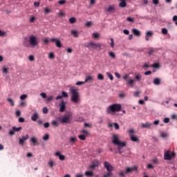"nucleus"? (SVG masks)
<instances>
[{
	"label": "nucleus",
	"mask_w": 177,
	"mask_h": 177,
	"mask_svg": "<svg viewBox=\"0 0 177 177\" xmlns=\"http://www.w3.org/2000/svg\"><path fill=\"white\" fill-rule=\"evenodd\" d=\"M113 143L115 146H118V150L119 154H122V152L121 151V149H122V147H125V146H127V144L124 142H121L120 140V136L117 134L113 135Z\"/></svg>",
	"instance_id": "f03ea898"
},
{
	"label": "nucleus",
	"mask_w": 177,
	"mask_h": 177,
	"mask_svg": "<svg viewBox=\"0 0 177 177\" xmlns=\"http://www.w3.org/2000/svg\"><path fill=\"white\" fill-rule=\"evenodd\" d=\"M64 3H66V0H59L58 1L59 5H64Z\"/></svg>",
	"instance_id": "5fc2aeb1"
},
{
	"label": "nucleus",
	"mask_w": 177,
	"mask_h": 177,
	"mask_svg": "<svg viewBox=\"0 0 177 177\" xmlns=\"http://www.w3.org/2000/svg\"><path fill=\"white\" fill-rule=\"evenodd\" d=\"M7 102H9L11 107H13V106H15V101H13V100L12 98L7 99Z\"/></svg>",
	"instance_id": "c756f323"
},
{
	"label": "nucleus",
	"mask_w": 177,
	"mask_h": 177,
	"mask_svg": "<svg viewBox=\"0 0 177 177\" xmlns=\"http://www.w3.org/2000/svg\"><path fill=\"white\" fill-rule=\"evenodd\" d=\"M43 140H49V134H45L43 138Z\"/></svg>",
	"instance_id": "c9c22d12"
},
{
	"label": "nucleus",
	"mask_w": 177,
	"mask_h": 177,
	"mask_svg": "<svg viewBox=\"0 0 177 177\" xmlns=\"http://www.w3.org/2000/svg\"><path fill=\"white\" fill-rule=\"evenodd\" d=\"M154 85H160L161 84V80L158 77H156L153 80Z\"/></svg>",
	"instance_id": "b1692460"
},
{
	"label": "nucleus",
	"mask_w": 177,
	"mask_h": 177,
	"mask_svg": "<svg viewBox=\"0 0 177 177\" xmlns=\"http://www.w3.org/2000/svg\"><path fill=\"white\" fill-rule=\"evenodd\" d=\"M43 113H44V114H48V113H49V110L48 109L47 107L43 108Z\"/></svg>",
	"instance_id": "49530a36"
},
{
	"label": "nucleus",
	"mask_w": 177,
	"mask_h": 177,
	"mask_svg": "<svg viewBox=\"0 0 177 177\" xmlns=\"http://www.w3.org/2000/svg\"><path fill=\"white\" fill-rule=\"evenodd\" d=\"M75 21H77V19H75V17H71L69 19V23H71V24H74Z\"/></svg>",
	"instance_id": "7c9ffc66"
},
{
	"label": "nucleus",
	"mask_w": 177,
	"mask_h": 177,
	"mask_svg": "<svg viewBox=\"0 0 177 177\" xmlns=\"http://www.w3.org/2000/svg\"><path fill=\"white\" fill-rule=\"evenodd\" d=\"M97 80H99L100 81H103V80H104V76L102 74H98Z\"/></svg>",
	"instance_id": "2f4dec72"
},
{
	"label": "nucleus",
	"mask_w": 177,
	"mask_h": 177,
	"mask_svg": "<svg viewBox=\"0 0 177 177\" xmlns=\"http://www.w3.org/2000/svg\"><path fill=\"white\" fill-rule=\"evenodd\" d=\"M27 97H28V95L27 94H23L20 96V99L21 100H24L25 99H27Z\"/></svg>",
	"instance_id": "473e14b6"
},
{
	"label": "nucleus",
	"mask_w": 177,
	"mask_h": 177,
	"mask_svg": "<svg viewBox=\"0 0 177 177\" xmlns=\"http://www.w3.org/2000/svg\"><path fill=\"white\" fill-rule=\"evenodd\" d=\"M45 13H50V10L48 8H44Z\"/></svg>",
	"instance_id": "338daca9"
},
{
	"label": "nucleus",
	"mask_w": 177,
	"mask_h": 177,
	"mask_svg": "<svg viewBox=\"0 0 177 177\" xmlns=\"http://www.w3.org/2000/svg\"><path fill=\"white\" fill-rule=\"evenodd\" d=\"M130 139L132 142H139V138L135 137L133 134H130Z\"/></svg>",
	"instance_id": "4be33fe9"
},
{
	"label": "nucleus",
	"mask_w": 177,
	"mask_h": 177,
	"mask_svg": "<svg viewBox=\"0 0 177 177\" xmlns=\"http://www.w3.org/2000/svg\"><path fill=\"white\" fill-rule=\"evenodd\" d=\"M175 156H176L175 152H172V151H170L169 150H167L164 153V160L171 161V160H172V158L175 157Z\"/></svg>",
	"instance_id": "423d86ee"
},
{
	"label": "nucleus",
	"mask_w": 177,
	"mask_h": 177,
	"mask_svg": "<svg viewBox=\"0 0 177 177\" xmlns=\"http://www.w3.org/2000/svg\"><path fill=\"white\" fill-rule=\"evenodd\" d=\"M48 59H55V53H50L48 54Z\"/></svg>",
	"instance_id": "72a5a7b5"
},
{
	"label": "nucleus",
	"mask_w": 177,
	"mask_h": 177,
	"mask_svg": "<svg viewBox=\"0 0 177 177\" xmlns=\"http://www.w3.org/2000/svg\"><path fill=\"white\" fill-rule=\"evenodd\" d=\"M122 109L121 104H113L106 108V114H114L118 113Z\"/></svg>",
	"instance_id": "7ed1b4c3"
},
{
	"label": "nucleus",
	"mask_w": 177,
	"mask_h": 177,
	"mask_svg": "<svg viewBox=\"0 0 177 177\" xmlns=\"http://www.w3.org/2000/svg\"><path fill=\"white\" fill-rule=\"evenodd\" d=\"M109 56L111 57H112L113 59H115V54L113 53V52H110L109 53Z\"/></svg>",
	"instance_id": "864d4df0"
},
{
	"label": "nucleus",
	"mask_w": 177,
	"mask_h": 177,
	"mask_svg": "<svg viewBox=\"0 0 177 177\" xmlns=\"http://www.w3.org/2000/svg\"><path fill=\"white\" fill-rule=\"evenodd\" d=\"M6 35V32L0 30V37H5Z\"/></svg>",
	"instance_id": "603ef678"
},
{
	"label": "nucleus",
	"mask_w": 177,
	"mask_h": 177,
	"mask_svg": "<svg viewBox=\"0 0 177 177\" xmlns=\"http://www.w3.org/2000/svg\"><path fill=\"white\" fill-rule=\"evenodd\" d=\"M160 136H161V138H167L168 136V133H165V132H161Z\"/></svg>",
	"instance_id": "37998d69"
},
{
	"label": "nucleus",
	"mask_w": 177,
	"mask_h": 177,
	"mask_svg": "<svg viewBox=\"0 0 177 177\" xmlns=\"http://www.w3.org/2000/svg\"><path fill=\"white\" fill-rule=\"evenodd\" d=\"M92 26V22L91 21H87L86 23V27H91Z\"/></svg>",
	"instance_id": "0e129e2a"
},
{
	"label": "nucleus",
	"mask_w": 177,
	"mask_h": 177,
	"mask_svg": "<svg viewBox=\"0 0 177 177\" xmlns=\"http://www.w3.org/2000/svg\"><path fill=\"white\" fill-rule=\"evenodd\" d=\"M127 21H129L130 23H133L134 22L133 19L131 18V17H127Z\"/></svg>",
	"instance_id": "bf43d9fd"
},
{
	"label": "nucleus",
	"mask_w": 177,
	"mask_h": 177,
	"mask_svg": "<svg viewBox=\"0 0 177 177\" xmlns=\"http://www.w3.org/2000/svg\"><path fill=\"white\" fill-rule=\"evenodd\" d=\"M162 32L165 35H167V34H168V29H167V28H162Z\"/></svg>",
	"instance_id": "8fccbe9b"
},
{
	"label": "nucleus",
	"mask_w": 177,
	"mask_h": 177,
	"mask_svg": "<svg viewBox=\"0 0 177 177\" xmlns=\"http://www.w3.org/2000/svg\"><path fill=\"white\" fill-rule=\"evenodd\" d=\"M120 3H119V6L120 8H127V0H119Z\"/></svg>",
	"instance_id": "aec40b11"
},
{
	"label": "nucleus",
	"mask_w": 177,
	"mask_h": 177,
	"mask_svg": "<svg viewBox=\"0 0 177 177\" xmlns=\"http://www.w3.org/2000/svg\"><path fill=\"white\" fill-rule=\"evenodd\" d=\"M12 130L9 131V135H10L11 136H13V135H15V132H19L21 131L22 128L21 127H12Z\"/></svg>",
	"instance_id": "9d476101"
},
{
	"label": "nucleus",
	"mask_w": 177,
	"mask_h": 177,
	"mask_svg": "<svg viewBox=\"0 0 177 177\" xmlns=\"http://www.w3.org/2000/svg\"><path fill=\"white\" fill-rule=\"evenodd\" d=\"M59 122L57 120H53L51 122V125H53V127H55L56 128H57V127H59Z\"/></svg>",
	"instance_id": "cd10ccee"
},
{
	"label": "nucleus",
	"mask_w": 177,
	"mask_h": 177,
	"mask_svg": "<svg viewBox=\"0 0 177 177\" xmlns=\"http://www.w3.org/2000/svg\"><path fill=\"white\" fill-rule=\"evenodd\" d=\"M50 41H52V42H55V46L57 48H62V41L60 40H58L57 39L52 38L50 39Z\"/></svg>",
	"instance_id": "ddd939ff"
},
{
	"label": "nucleus",
	"mask_w": 177,
	"mask_h": 177,
	"mask_svg": "<svg viewBox=\"0 0 177 177\" xmlns=\"http://www.w3.org/2000/svg\"><path fill=\"white\" fill-rule=\"evenodd\" d=\"M111 48H114V39H111Z\"/></svg>",
	"instance_id": "13d9d810"
},
{
	"label": "nucleus",
	"mask_w": 177,
	"mask_h": 177,
	"mask_svg": "<svg viewBox=\"0 0 177 177\" xmlns=\"http://www.w3.org/2000/svg\"><path fill=\"white\" fill-rule=\"evenodd\" d=\"M84 175L87 177L93 176V171H86L84 173Z\"/></svg>",
	"instance_id": "bb28decb"
},
{
	"label": "nucleus",
	"mask_w": 177,
	"mask_h": 177,
	"mask_svg": "<svg viewBox=\"0 0 177 177\" xmlns=\"http://www.w3.org/2000/svg\"><path fill=\"white\" fill-rule=\"evenodd\" d=\"M151 127H153V124H151L150 122L142 123L141 124V127L145 128L146 129H150V128H151Z\"/></svg>",
	"instance_id": "2eb2a0df"
},
{
	"label": "nucleus",
	"mask_w": 177,
	"mask_h": 177,
	"mask_svg": "<svg viewBox=\"0 0 177 177\" xmlns=\"http://www.w3.org/2000/svg\"><path fill=\"white\" fill-rule=\"evenodd\" d=\"M133 171H138V167L133 166L132 167H127L124 174H131Z\"/></svg>",
	"instance_id": "f8f14e48"
},
{
	"label": "nucleus",
	"mask_w": 177,
	"mask_h": 177,
	"mask_svg": "<svg viewBox=\"0 0 177 177\" xmlns=\"http://www.w3.org/2000/svg\"><path fill=\"white\" fill-rule=\"evenodd\" d=\"M79 139H80V140H86V137H85L84 135H80L78 136Z\"/></svg>",
	"instance_id": "e433bc0d"
},
{
	"label": "nucleus",
	"mask_w": 177,
	"mask_h": 177,
	"mask_svg": "<svg viewBox=\"0 0 177 177\" xmlns=\"http://www.w3.org/2000/svg\"><path fill=\"white\" fill-rule=\"evenodd\" d=\"M70 118H71V115H64L59 118V121H61L62 124H70Z\"/></svg>",
	"instance_id": "6e6552de"
},
{
	"label": "nucleus",
	"mask_w": 177,
	"mask_h": 177,
	"mask_svg": "<svg viewBox=\"0 0 177 177\" xmlns=\"http://www.w3.org/2000/svg\"><path fill=\"white\" fill-rule=\"evenodd\" d=\"M109 78L111 80V81H113V80H114V77L113 76V75L110 73H106Z\"/></svg>",
	"instance_id": "a19ab883"
},
{
	"label": "nucleus",
	"mask_w": 177,
	"mask_h": 177,
	"mask_svg": "<svg viewBox=\"0 0 177 177\" xmlns=\"http://www.w3.org/2000/svg\"><path fill=\"white\" fill-rule=\"evenodd\" d=\"M135 80L136 81H140L142 80V76H140V75H136L135 76Z\"/></svg>",
	"instance_id": "4c0bfd02"
},
{
	"label": "nucleus",
	"mask_w": 177,
	"mask_h": 177,
	"mask_svg": "<svg viewBox=\"0 0 177 177\" xmlns=\"http://www.w3.org/2000/svg\"><path fill=\"white\" fill-rule=\"evenodd\" d=\"M40 96H41V97H43V99H46V93H40Z\"/></svg>",
	"instance_id": "e2e57ef3"
},
{
	"label": "nucleus",
	"mask_w": 177,
	"mask_h": 177,
	"mask_svg": "<svg viewBox=\"0 0 177 177\" xmlns=\"http://www.w3.org/2000/svg\"><path fill=\"white\" fill-rule=\"evenodd\" d=\"M55 156L59 157L61 161H64L66 160V156L64 155H61L60 152H56Z\"/></svg>",
	"instance_id": "a211bd4d"
},
{
	"label": "nucleus",
	"mask_w": 177,
	"mask_h": 177,
	"mask_svg": "<svg viewBox=\"0 0 177 177\" xmlns=\"http://www.w3.org/2000/svg\"><path fill=\"white\" fill-rule=\"evenodd\" d=\"M153 53H154V50L153 48H149L148 55H149V56H151V55H153Z\"/></svg>",
	"instance_id": "3c124183"
},
{
	"label": "nucleus",
	"mask_w": 177,
	"mask_h": 177,
	"mask_svg": "<svg viewBox=\"0 0 177 177\" xmlns=\"http://www.w3.org/2000/svg\"><path fill=\"white\" fill-rule=\"evenodd\" d=\"M104 167L106 168L108 172H111L113 169V165H111V164L107 161L104 162Z\"/></svg>",
	"instance_id": "1a4fd4ad"
},
{
	"label": "nucleus",
	"mask_w": 177,
	"mask_h": 177,
	"mask_svg": "<svg viewBox=\"0 0 177 177\" xmlns=\"http://www.w3.org/2000/svg\"><path fill=\"white\" fill-rule=\"evenodd\" d=\"M50 168H53V165H55V162L53 160H50L48 162Z\"/></svg>",
	"instance_id": "ea45409f"
},
{
	"label": "nucleus",
	"mask_w": 177,
	"mask_h": 177,
	"mask_svg": "<svg viewBox=\"0 0 177 177\" xmlns=\"http://www.w3.org/2000/svg\"><path fill=\"white\" fill-rule=\"evenodd\" d=\"M100 162H99V160H95L92 162L91 165L89 166L90 169H95V168L99 167Z\"/></svg>",
	"instance_id": "9b49d317"
},
{
	"label": "nucleus",
	"mask_w": 177,
	"mask_h": 177,
	"mask_svg": "<svg viewBox=\"0 0 177 177\" xmlns=\"http://www.w3.org/2000/svg\"><path fill=\"white\" fill-rule=\"evenodd\" d=\"M163 122H165V124H168V122H169V118H165L163 120Z\"/></svg>",
	"instance_id": "680f3d73"
},
{
	"label": "nucleus",
	"mask_w": 177,
	"mask_h": 177,
	"mask_svg": "<svg viewBox=\"0 0 177 177\" xmlns=\"http://www.w3.org/2000/svg\"><path fill=\"white\" fill-rule=\"evenodd\" d=\"M123 80L126 81L127 85H129V86H131L133 88V84H135V80L133 79H131V77H129V74H125L122 77Z\"/></svg>",
	"instance_id": "20e7f679"
},
{
	"label": "nucleus",
	"mask_w": 177,
	"mask_h": 177,
	"mask_svg": "<svg viewBox=\"0 0 177 177\" xmlns=\"http://www.w3.org/2000/svg\"><path fill=\"white\" fill-rule=\"evenodd\" d=\"M30 138V136H28V134H26L25 136H22V138L21 139H22L24 141L27 140L28 138Z\"/></svg>",
	"instance_id": "09e8293b"
},
{
	"label": "nucleus",
	"mask_w": 177,
	"mask_h": 177,
	"mask_svg": "<svg viewBox=\"0 0 177 177\" xmlns=\"http://www.w3.org/2000/svg\"><path fill=\"white\" fill-rule=\"evenodd\" d=\"M59 111L61 113H64V111H66V102L64 101H62L59 104Z\"/></svg>",
	"instance_id": "4468645a"
},
{
	"label": "nucleus",
	"mask_w": 177,
	"mask_h": 177,
	"mask_svg": "<svg viewBox=\"0 0 177 177\" xmlns=\"http://www.w3.org/2000/svg\"><path fill=\"white\" fill-rule=\"evenodd\" d=\"M19 106H21V107H26V106H27V102L21 101L19 104Z\"/></svg>",
	"instance_id": "f704fd0d"
},
{
	"label": "nucleus",
	"mask_w": 177,
	"mask_h": 177,
	"mask_svg": "<svg viewBox=\"0 0 177 177\" xmlns=\"http://www.w3.org/2000/svg\"><path fill=\"white\" fill-rule=\"evenodd\" d=\"M152 67L153 68H160V64L158 63H155L152 65Z\"/></svg>",
	"instance_id": "79ce46f5"
},
{
	"label": "nucleus",
	"mask_w": 177,
	"mask_h": 177,
	"mask_svg": "<svg viewBox=\"0 0 177 177\" xmlns=\"http://www.w3.org/2000/svg\"><path fill=\"white\" fill-rule=\"evenodd\" d=\"M9 73V68H3V74H8Z\"/></svg>",
	"instance_id": "58836bf2"
},
{
	"label": "nucleus",
	"mask_w": 177,
	"mask_h": 177,
	"mask_svg": "<svg viewBox=\"0 0 177 177\" xmlns=\"http://www.w3.org/2000/svg\"><path fill=\"white\" fill-rule=\"evenodd\" d=\"M19 122H24L26 120L24 118H19L18 120Z\"/></svg>",
	"instance_id": "69168bd1"
},
{
	"label": "nucleus",
	"mask_w": 177,
	"mask_h": 177,
	"mask_svg": "<svg viewBox=\"0 0 177 177\" xmlns=\"http://www.w3.org/2000/svg\"><path fill=\"white\" fill-rule=\"evenodd\" d=\"M71 35H73L75 38H78V31L71 30Z\"/></svg>",
	"instance_id": "c85d7f7f"
},
{
	"label": "nucleus",
	"mask_w": 177,
	"mask_h": 177,
	"mask_svg": "<svg viewBox=\"0 0 177 177\" xmlns=\"http://www.w3.org/2000/svg\"><path fill=\"white\" fill-rule=\"evenodd\" d=\"M113 127L116 130L120 129V125L118 124V123H114Z\"/></svg>",
	"instance_id": "6e6d98bb"
},
{
	"label": "nucleus",
	"mask_w": 177,
	"mask_h": 177,
	"mask_svg": "<svg viewBox=\"0 0 177 177\" xmlns=\"http://www.w3.org/2000/svg\"><path fill=\"white\" fill-rule=\"evenodd\" d=\"M84 82H85V84H86V82H93V76H92V75L86 76Z\"/></svg>",
	"instance_id": "6ab92c4d"
},
{
	"label": "nucleus",
	"mask_w": 177,
	"mask_h": 177,
	"mask_svg": "<svg viewBox=\"0 0 177 177\" xmlns=\"http://www.w3.org/2000/svg\"><path fill=\"white\" fill-rule=\"evenodd\" d=\"M86 46V48H91V49H98V50L102 49V44L100 43L96 44L91 41L90 43H88Z\"/></svg>",
	"instance_id": "39448f33"
},
{
	"label": "nucleus",
	"mask_w": 177,
	"mask_h": 177,
	"mask_svg": "<svg viewBox=\"0 0 177 177\" xmlns=\"http://www.w3.org/2000/svg\"><path fill=\"white\" fill-rule=\"evenodd\" d=\"M129 136H131V135H133V133H135V130H133V129H129Z\"/></svg>",
	"instance_id": "4d7b16f0"
},
{
	"label": "nucleus",
	"mask_w": 177,
	"mask_h": 177,
	"mask_svg": "<svg viewBox=\"0 0 177 177\" xmlns=\"http://www.w3.org/2000/svg\"><path fill=\"white\" fill-rule=\"evenodd\" d=\"M62 97H68V94L66 91H62Z\"/></svg>",
	"instance_id": "a18cd8bd"
},
{
	"label": "nucleus",
	"mask_w": 177,
	"mask_h": 177,
	"mask_svg": "<svg viewBox=\"0 0 177 177\" xmlns=\"http://www.w3.org/2000/svg\"><path fill=\"white\" fill-rule=\"evenodd\" d=\"M70 93L71 95V100L73 103L77 104L81 102V97H80V91L78 88L72 87L70 88Z\"/></svg>",
	"instance_id": "f257e3e1"
},
{
	"label": "nucleus",
	"mask_w": 177,
	"mask_h": 177,
	"mask_svg": "<svg viewBox=\"0 0 177 177\" xmlns=\"http://www.w3.org/2000/svg\"><path fill=\"white\" fill-rule=\"evenodd\" d=\"M28 42L30 45L32 46V48H35V46H37L38 44H39V42H38V39H37V37L34 35L30 36Z\"/></svg>",
	"instance_id": "0eeeda50"
},
{
	"label": "nucleus",
	"mask_w": 177,
	"mask_h": 177,
	"mask_svg": "<svg viewBox=\"0 0 177 177\" xmlns=\"http://www.w3.org/2000/svg\"><path fill=\"white\" fill-rule=\"evenodd\" d=\"M30 142L33 143V146H37V145H38V140L35 137H32L30 138Z\"/></svg>",
	"instance_id": "412c9836"
},
{
	"label": "nucleus",
	"mask_w": 177,
	"mask_h": 177,
	"mask_svg": "<svg viewBox=\"0 0 177 177\" xmlns=\"http://www.w3.org/2000/svg\"><path fill=\"white\" fill-rule=\"evenodd\" d=\"M131 32H133V34L136 36V37H140V35H142V32H140V30L136 29V28H133L131 30Z\"/></svg>",
	"instance_id": "dca6fc26"
},
{
	"label": "nucleus",
	"mask_w": 177,
	"mask_h": 177,
	"mask_svg": "<svg viewBox=\"0 0 177 177\" xmlns=\"http://www.w3.org/2000/svg\"><path fill=\"white\" fill-rule=\"evenodd\" d=\"M115 10V8H114V6H111L106 10V11L109 12V13H111V12H113Z\"/></svg>",
	"instance_id": "a878e982"
},
{
	"label": "nucleus",
	"mask_w": 177,
	"mask_h": 177,
	"mask_svg": "<svg viewBox=\"0 0 177 177\" xmlns=\"http://www.w3.org/2000/svg\"><path fill=\"white\" fill-rule=\"evenodd\" d=\"M53 100V95L50 96L47 98L46 102H52Z\"/></svg>",
	"instance_id": "052dcab7"
},
{
	"label": "nucleus",
	"mask_w": 177,
	"mask_h": 177,
	"mask_svg": "<svg viewBox=\"0 0 177 177\" xmlns=\"http://www.w3.org/2000/svg\"><path fill=\"white\" fill-rule=\"evenodd\" d=\"M78 140V138L77 137H71L70 138V142L72 143V145H74V143L77 142Z\"/></svg>",
	"instance_id": "5701e85b"
},
{
	"label": "nucleus",
	"mask_w": 177,
	"mask_h": 177,
	"mask_svg": "<svg viewBox=\"0 0 177 177\" xmlns=\"http://www.w3.org/2000/svg\"><path fill=\"white\" fill-rule=\"evenodd\" d=\"M19 145H21L22 146H23V145H24V141L23 140L22 138L19 139Z\"/></svg>",
	"instance_id": "774afa93"
},
{
	"label": "nucleus",
	"mask_w": 177,
	"mask_h": 177,
	"mask_svg": "<svg viewBox=\"0 0 177 177\" xmlns=\"http://www.w3.org/2000/svg\"><path fill=\"white\" fill-rule=\"evenodd\" d=\"M151 37H153V32H151V30H149L146 32V35H145L146 41H149Z\"/></svg>",
	"instance_id": "f3484780"
},
{
	"label": "nucleus",
	"mask_w": 177,
	"mask_h": 177,
	"mask_svg": "<svg viewBox=\"0 0 177 177\" xmlns=\"http://www.w3.org/2000/svg\"><path fill=\"white\" fill-rule=\"evenodd\" d=\"M81 132L82 133H84V135H86L87 136H89V131L87 130L83 129Z\"/></svg>",
	"instance_id": "de8ad7c7"
},
{
	"label": "nucleus",
	"mask_w": 177,
	"mask_h": 177,
	"mask_svg": "<svg viewBox=\"0 0 177 177\" xmlns=\"http://www.w3.org/2000/svg\"><path fill=\"white\" fill-rule=\"evenodd\" d=\"M38 113L35 112L31 117L32 121H37L38 120Z\"/></svg>",
	"instance_id": "393cba45"
},
{
	"label": "nucleus",
	"mask_w": 177,
	"mask_h": 177,
	"mask_svg": "<svg viewBox=\"0 0 177 177\" xmlns=\"http://www.w3.org/2000/svg\"><path fill=\"white\" fill-rule=\"evenodd\" d=\"M93 38H94L95 39L99 38V33L97 32L93 33Z\"/></svg>",
	"instance_id": "c03bdc74"
}]
</instances>
